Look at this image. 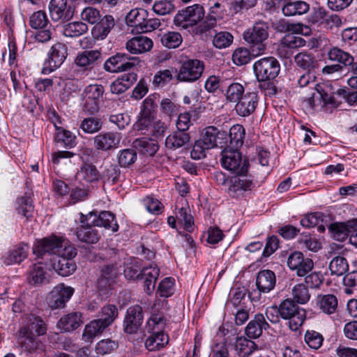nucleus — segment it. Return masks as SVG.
<instances>
[{"label": "nucleus", "mask_w": 357, "mask_h": 357, "mask_svg": "<svg viewBox=\"0 0 357 357\" xmlns=\"http://www.w3.org/2000/svg\"><path fill=\"white\" fill-rule=\"evenodd\" d=\"M337 298L333 294H326L319 298V307L325 314H331L335 313L337 309Z\"/></svg>", "instance_id": "obj_40"}, {"label": "nucleus", "mask_w": 357, "mask_h": 357, "mask_svg": "<svg viewBox=\"0 0 357 357\" xmlns=\"http://www.w3.org/2000/svg\"><path fill=\"white\" fill-rule=\"evenodd\" d=\"M204 63L197 59H190L182 64L176 75L179 82H192L198 79L204 70Z\"/></svg>", "instance_id": "obj_13"}, {"label": "nucleus", "mask_w": 357, "mask_h": 357, "mask_svg": "<svg viewBox=\"0 0 357 357\" xmlns=\"http://www.w3.org/2000/svg\"><path fill=\"white\" fill-rule=\"evenodd\" d=\"M329 269L331 275H342L349 269L347 259L341 256L334 257L330 262Z\"/></svg>", "instance_id": "obj_52"}, {"label": "nucleus", "mask_w": 357, "mask_h": 357, "mask_svg": "<svg viewBox=\"0 0 357 357\" xmlns=\"http://www.w3.org/2000/svg\"><path fill=\"white\" fill-rule=\"evenodd\" d=\"M17 209L18 213L29 219L32 216L33 213V206L31 199L28 197H22L17 199Z\"/></svg>", "instance_id": "obj_61"}, {"label": "nucleus", "mask_w": 357, "mask_h": 357, "mask_svg": "<svg viewBox=\"0 0 357 357\" xmlns=\"http://www.w3.org/2000/svg\"><path fill=\"white\" fill-rule=\"evenodd\" d=\"M118 314L117 307L114 305L109 304L102 307L99 312L100 318L98 319L107 328L117 318Z\"/></svg>", "instance_id": "obj_46"}, {"label": "nucleus", "mask_w": 357, "mask_h": 357, "mask_svg": "<svg viewBox=\"0 0 357 357\" xmlns=\"http://www.w3.org/2000/svg\"><path fill=\"white\" fill-rule=\"evenodd\" d=\"M235 347L238 354L242 357L250 356L257 349V344L253 341L243 336L236 338Z\"/></svg>", "instance_id": "obj_48"}, {"label": "nucleus", "mask_w": 357, "mask_h": 357, "mask_svg": "<svg viewBox=\"0 0 357 357\" xmlns=\"http://www.w3.org/2000/svg\"><path fill=\"white\" fill-rule=\"evenodd\" d=\"M190 139L188 133L178 130L166 138L165 146L167 148L173 150L183 147L185 149L186 146L188 145Z\"/></svg>", "instance_id": "obj_31"}, {"label": "nucleus", "mask_w": 357, "mask_h": 357, "mask_svg": "<svg viewBox=\"0 0 357 357\" xmlns=\"http://www.w3.org/2000/svg\"><path fill=\"white\" fill-rule=\"evenodd\" d=\"M231 178L229 193L234 197H238L247 190H250L254 187L253 180L247 173L236 174Z\"/></svg>", "instance_id": "obj_20"}, {"label": "nucleus", "mask_w": 357, "mask_h": 357, "mask_svg": "<svg viewBox=\"0 0 357 357\" xmlns=\"http://www.w3.org/2000/svg\"><path fill=\"white\" fill-rule=\"evenodd\" d=\"M137 153L132 149H126L118 153V162L121 167H128L137 160Z\"/></svg>", "instance_id": "obj_55"}, {"label": "nucleus", "mask_w": 357, "mask_h": 357, "mask_svg": "<svg viewBox=\"0 0 357 357\" xmlns=\"http://www.w3.org/2000/svg\"><path fill=\"white\" fill-rule=\"evenodd\" d=\"M118 347V343L111 339L100 340L96 345L95 351L98 355L104 356L111 354Z\"/></svg>", "instance_id": "obj_59"}, {"label": "nucleus", "mask_w": 357, "mask_h": 357, "mask_svg": "<svg viewBox=\"0 0 357 357\" xmlns=\"http://www.w3.org/2000/svg\"><path fill=\"white\" fill-rule=\"evenodd\" d=\"M105 89L101 84H90L83 91V109L89 114H94L100 109L103 101Z\"/></svg>", "instance_id": "obj_10"}, {"label": "nucleus", "mask_w": 357, "mask_h": 357, "mask_svg": "<svg viewBox=\"0 0 357 357\" xmlns=\"http://www.w3.org/2000/svg\"><path fill=\"white\" fill-rule=\"evenodd\" d=\"M143 128H146L149 133L155 137H163L167 130L165 123L160 120H155V118L147 122L146 126H140L139 123V129L142 130Z\"/></svg>", "instance_id": "obj_51"}, {"label": "nucleus", "mask_w": 357, "mask_h": 357, "mask_svg": "<svg viewBox=\"0 0 357 357\" xmlns=\"http://www.w3.org/2000/svg\"><path fill=\"white\" fill-rule=\"evenodd\" d=\"M160 100V95L154 93L147 96L143 101L140 111V126H146L150 120H153L155 116L158 108V103Z\"/></svg>", "instance_id": "obj_21"}, {"label": "nucleus", "mask_w": 357, "mask_h": 357, "mask_svg": "<svg viewBox=\"0 0 357 357\" xmlns=\"http://www.w3.org/2000/svg\"><path fill=\"white\" fill-rule=\"evenodd\" d=\"M91 224L92 225L91 221H85L77 227L76 236L79 241L89 244L96 243L99 241L100 234L94 225Z\"/></svg>", "instance_id": "obj_25"}, {"label": "nucleus", "mask_w": 357, "mask_h": 357, "mask_svg": "<svg viewBox=\"0 0 357 357\" xmlns=\"http://www.w3.org/2000/svg\"><path fill=\"white\" fill-rule=\"evenodd\" d=\"M213 46L218 50H224L229 47L234 42V36L227 31L214 30L211 36Z\"/></svg>", "instance_id": "obj_32"}, {"label": "nucleus", "mask_w": 357, "mask_h": 357, "mask_svg": "<svg viewBox=\"0 0 357 357\" xmlns=\"http://www.w3.org/2000/svg\"><path fill=\"white\" fill-rule=\"evenodd\" d=\"M333 238L338 241H344L351 233L357 231V219L349 220L346 222H335L328 227Z\"/></svg>", "instance_id": "obj_22"}, {"label": "nucleus", "mask_w": 357, "mask_h": 357, "mask_svg": "<svg viewBox=\"0 0 357 357\" xmlns=\"http://www.w3.org/2000/svg\"><path fill=\"white\" fill-rule=\"evenodd\" d=\"M218 143L225 144L227 143V132L219 130L215 126L206 127L202 132V139L196 141L191 157L195 160H200L206 156V151L215 147Z\"/></svg>", "instance_id": "obj_2"}, {"label": "nucleus", "mask_w": 357, "mask_h": 357, "mask_svg": "<svg viewBox=\"0 0 357 357\" xmlns=\"http://www.w3.org/2000/svg\"><path fill=\"white\" fill-rule=\"evenodd\" d=\"M31 282L33 284H41L47 281V273L44 269L41 262L33 265L31 273Z\"/></svg>", "instance_id": "obj_60"}, {"label": "nucleus", "mask_w": 357, "mask_h": 357, "mask_svg": "<svg viewBox=\"0 0 357 357\" xmlns=\"http://www.w3.org/2000/svg\"><path fill=\"white\" fill-rule=\"evenodd\" d=\"M49 24V20L47 14L43 10L34 12L29 18V25L35 29H43L47 28Z\"/></svg>", "instance_id": "obj_54"}, {"label": "nucleus", "mask_w": 357, "mask_h": 357, "mask_svg": "<svg viewBox=\"0 0 357 357\" xmlns=\"http://www.w3.org/2000/svg\"><path fill=\"white\" fill-rule=\"evenodd\" d=\"M102 123L97 117H89L82 120L80 128L86 133L93 134L102 128Z\"/></svg>", "instance_id": "obj_58"}, {"label": "nucleus", "mask_w": 357, "mask_h": 357, "mask_svg": "<svg viewBox=\"0 0 357 357\" xmlns=\"http://www.w3.org/2000/svg\"><path fill=\"white\" fill-rule=\"evenodd\" d=\"M306 344L313 349H318L323 344L324 337L322 335L317 331H307L305 335Z\"/></svg>", "instance_id": "obj_64"}, {"label": "nucleus", "mask_w": 357, "mask_h": 357, "mask_svg": "<svg viewBox=\"0 0 357 357\" xmlns=\"http://www.w3.org/2000/svg\"><path fill=\"white\" fill-rule=\"evenodd\" d=\"M115 25V20L110 15H105L96 24L91 30L93 37L96 40H103L110 33Z\"/></svg>", "instance_id": "obj_26"}, {"label": "nucleus", "mask_w": 357, "mask_h": 357, "mask_svg": "<svg viewBox=\"0 0 357 357\" xmlns=\"http://www.w3.org/2000/svg\"><path fill=\"white\" fill-rule=\"evenodd\" d=\"M204 9L199 4H194L179 10L174 18L176 26L187 29L201 22L204 17Z\"/></svg>", "instance_id": "obj_7"}, {"label": "nucleus", "mask_w": 357, "mask_h": 357, "mask_svg": "<svg viewBox=\"0 0 357 357\" xmlns=\"http://www.w3.org/2000/svg\"><path fill=\"white\" fill-rule=\"evenodd\" d=\"M133 146L142 154L149 155H154L158 150V143L154 139L147 137L135 139Z\"/></svg>", "instance_id": "obj_37"}, {"label": "nucleus", "mask_w": 357, "mask_h": 357, "mask_svg": "<svg viewBox=\"0 0 357 357\" xmlns=\"http://www.w3.org/2000/svg\"><path fill=\"white\" fill-rule=\"evenodd\" d=\"M179 105L172 99L165 98L160 102V109L161 113L167 116L169 119L176 116L179 113Z\"/></svg>", "instance_id": "obj_53"}, {"label": "nucleus", "mask_w": 357, "mask_h": 357, "mask_svg": "<svg viewBox=\"0 0 357 357\" xmlns=\"http://www.w3.org/2000/svg\"><path fill=\"white\" fill-rule=\"evenodd\" d=\"M269 328V324L266 320L264 316L258 313L254 318L250 321L245 329V335L250 339L259 337L264 330Z\"/></svg>", "instance_id": "obj_23"}, {"label": "nucleus", "mask_w": 357, "mask_h": 357, "mask_svg": "<svg viewBox=\"0 0 357 357\" xmlns=\"http://www.w3.org/2000/svg\"><path fill=\"white\" fill-rule=\"evenodd\" d=\"M29 247L27 245H20L10 251L4 258V263L7 265L20 264L27 257Z\"/></svg>", "instance_id": "obj_43"}, {"label": "nucleus", "mask_w": 357, "mask_h": 357, "mask_svg": "<svg viewBox=\"0 0 357 357\" xmlns=\"http://www.w3.org/2000/svg\"><path fill=\"white\" fill-rule=\"evenodd\" d=\"M56 139L62 142L66 148H72L76 145L75 136L70 131L61 128H57Z\"/></svg>", "instance_id": "obj_63"}, {"label": "nucleus", "mask_w": 357, "mask_h": 357, "mask_svg": "<svg viewBox=\"0 0 357 357\" xmlns=\"http://www.w3.org/2000/svg\"><path fill=\"white\" fill-rule=\"evenodd\" d=\"M107 328L100 320L95 319L89 322L84 327L82 333V340L86 342H92L93 340L100 335Z\"/></svg>", "instance_id": "obj_35"}, {"label": "nucleus", "mask_w": 357, "mask_h": 357, "mask_svg": "<svg viewBox=\"0 0 357 357\" xmlns=\"http://www.w3.org/2000/svg\"><path fill=\"white\" fill-rule=\"evenodd\" d=\"M173 79L172 71L169 69L157 72L153 78V84L155 87H163Z\"/></svg>", "instance_id": "obj_62"}, {"label": "nucleus", "mask_w": 357, "mask_h": 357, "mask_svg": "<svg viewBox=\"0 0 357 357\" xmlns=\"http://www.w3.org/2000/svg\"><path fill=\"white\" fill-rule=\"evenodd\" d=\"M83 323L82 314L73 312L60 318L57 322V328L61 332H70L77 329Z\"/></svg>", "instance_id": "obj_27"}, {"label": "nucleus", "mask_w": 357, "mask_h": 357, "mask_svg": "<svg viewBox=\"0 0 357 357\" xmlns=\"http://www.w3.org/2000/svg\"><path fill=\"white\" fill-rule=\"evenodd\" d=\"M314 76L310 75V72H307L300 76L298 79V84L301 87H304L312 82L315 86V91L312 96L307 99V104L312 109L317 107H324L328 105L332 107H337L339 103L335 100V98L328 93V87L319 84H314Z\"/></svg>", "instance_id": "obj_4"}, {"label": "nucleus", "mask_w": 357, "mask_h": 357, "mask_svg": "<svg viewBox=\"0 0 357 357\" xmlns=\"http://www.w3.org/2000/svg\"><path fill=\"white\" fill-rule=\"evenodd\" d=\"M298 246L302 249H306L312 252H317L321 248V243L314 235L303 233L298 239Z\"/></svg>", "instance_id": "obj_44"}, {"label": "nucleus", "mask_w": 357, "mask_h": 357, "mask_svg": "<svg viewBox=\"0 0 357 357\" xmlns=\"http://www.w3.org/2000/svg\"><path fill=\"white\" fill-rule=\"evenodd\" d=\"M169 342V337L165 333H151L145 342V346L149 351L160 350Z\"/></svg>", "instance_id": "obj_38"}, {"label": "nucleus", "mask_w": 357, "mask_h": 357, "mask_svg": "<svg viewBox=\"0 0 357 357\" xmlns=\"http://www.w3.org/2000/svg\"><path fill=\"white\" fill-rule=\"evenodd\" d=\"M77 176L81 181H84L86 183H92L98 181L100 174L94 165L83 162L77 173Z\"/></svg>", "instance_id": "obj_36"}, {"label": "nucleus", "mask_w": 357, "mask_h": 357, "mask_svg": "<svg viewBox=\"0 0 357 357\" xmlns=\"http://www.w3.org/2000/svg\"><path fill=\"white\" fill-rule=\"evenodd\" d=\"M259 99V96L256 92L245 93L235 105L236 113L242 117L250 116L256 110Z\"/></svg>", "instance_id": "obj_19"}, {"label": "nucleus", "mask_w": 357, "mask_h": 357, "mask_svg": "<svg viewBox=\"0 0 357 357\" xmlns=\"http://www.w3.org/2000/svg\"><path fill=\"white\" fill-rule=\"evenodd\" d=\"M74 293V289L71 287H66L63 283L55 286L50 292L47 301L52 309H59L65 307Z\"/></svg>", "instance_id": "obj_14"}, {"label": "nucleus", "mask_w": 357, "mask_h": 357, "mask_svg": "<svg viewBox=\"0 0 357 357\" xmlns=\"http://www.w3.org/2000/svg\"><path fill=\"white\" fill-rule=\"evenodd\" d=\"M50 16L53 22H66L74 15V10L67 0H51L48 6Z\"/></svg>", "instance_id": "obj_17"}, {"label": "nucleus", "mask_w": 357, "mask_h": 357, "mask_svg": "<svg viewBox=\"0 0 357 357\" xmlns=\"http://www.w3.org/2000/svg\"><path fill=\"white\" fill-rule=\"evenodd\" d=\"M101 58L98 50H85L79 53L75 60L77 66L85 69H91Z\"/></svg>", "instance_id": "obj_30"}, {"label": "nucleus", "mask_w": 357, "mask_h": 357, "mask_svg": "<svg viewBox=\"0 0 357 357\" xmlns=\"http://www.w3.org/2000/svg\"><path fill=\"white\" fill-rule=\"evenodd\" d=\"M136 57H132L125 53H116L108 58L104 63L103 68L111 73H117L130 70L135 66Z\"/></svg>", "instance_id": "obj_12"}, {"label": "nucleus", "mask_w": 357, "mask_h": 357, "mask_svg": "<svg viewBox=\"0 0 357 357\" xmlns=\"http://www.w3.org/2000/svg\"><path fill=\"white\" fill-rule=\"evenodd\" d=\"M243 85L234 82L229 85L225 92V98L227 102L236 103L245 95Z\"/></svg>", "instance_id": "obj_50"}, {"label": "nucleus", "mask_w": 357, "mask_h": 357, "mask_svg": "<svg viewBox=\"0 0 357 357\" xmlns=\"http://www.w3.org/2000/svg\"><path fill=\"white\" fill-rule=\"evenodd\" d=\"M67 47L61 43H57L53 45L47 54V58L45 59L44 66L42 69V73L44 75L50 74L61 66L67 56Z\"/></svg>", "instance_id": "obj_11"}, {"label": "nucleus", "mask_w": 357, "mask_h": 357, "mask_svg": "<svg viewBox=\"0 0 357 357\" xmlns=\"http://www.w3.org/2000/svg\"><path fill=\"white\" fill-rule=\"evenodd\" d=\"M122 134L118 132H105L93 137V146L96 149L108 151L116 149L121 145Z\"/></svg>", "instance_id": "obj_16"}, {"label": "nucleus", "mask_w": 357, "mask_h": 357, "mask_svg": "<svg viewBox=\"0 0 357 357\" xmlns=\"http://www.w3.org/2000/svg\"><path fill=\"white\" fill-rule=\"evenodd\" d=\"M121 170L117 165L109 164L105 167L101 178L104 182L116 183L120 177Z\"/></svg>", "instance_id": "obj_56"}, {"label": "nucleus", "mask_w": 357, "mask_h": 357, "mask_svg": "<svg viewBox=\"0 0 357 357\" xmlns=\"http://www.w3.org/2000/svg\"><path fill=\"white\" fill-rule=\"evenodd\" d=\"M220 162L223 168L234 174L247 173L248 171V161L242 158L241 153L237 149H225L221 153Z\"/></svg>", "instance_id": "obj_6"}, {"label": "nucleus", "mask_w": 357, "mask_h": 357, "mask_svg": "<svg viewBox=\"0 0 357 357\" xmlns=\"http://www.w3.org/2000/svg\"><path fill=\"white\" fill-rule=\"evenodd\" d=\"M268 25L264 22H256L252 29L243 33V39L250 45L255 55L263 54L266 49V40L268 38Z\"/></svg>", "instance_id": "obj_5"}, {"label": "nucleus", "mask_w": 357, "mask_h": 357, "mask_svg": "<svg viewBox=\"0 0 357 357\" xmlns=\"http://www.w3.org/2000/svg\"><path fill=\"white\" fill-rule=\"evenodd\" d=\"M328 59L333 62L337 63L340 66H344V68H347V66H350L352 62L353 56L340 49L338 47H333L330 48L327 53Z\"/></svg>", "instance_id": "obj_33"}, {"label": "nucleus", "mask_w": 357, "mask_h": 357, "mask_svg": "<svg viewBox=\"0 0 357 357\" xmlns=\"http://www.w3.org/2000/svg\"><path fill=\"white\" fill-rule=\"evenodd\" d=\"M33 330L38 335H43L47 331V327L40 317L29 314L24 318V325L19 331L20 342L29 351L36 349L38 347Z\"/></svg>", "instance_id": "obj_3"}, {"label": "nucleus", "mask_w": 357, "mask_h": 357, "mask_svg": "<svg viewBox=\"0 0 357 357\" xmlns=\"http://www.w3.org/2000/svg\"><path fill=\"white\" fill-rule=\"evenodd\" d=\"M245 134V129L241 125L236 124L231 126L229 135H227V138H229L230 146L237 149L241 147L243 144Z\"/></svg>", "instance_id": "obj_42"}, {"label": "nucleus", "mask_w": 357, "mask_h": 357, "mask_svg": "<svg viewBox=\"0 0 357 357\" xmlns=\"http://www.w3.org/2000/svg\"><path fill=\"white\" fill-rule=\"evenodd\" d=\"M141 260L137 258H132L126 262L124 268V275L129 280L139 279L141 275Z\"/></svg>", "instance_id": "obj_49"}, {"label": "nucleus", "mask_w": 357, "mask_h": 357, "mask_svg": "<svg viewBox=\"0 0 357 357\" xmlns=\"http://www.w3.org/2000/svg\"><path fill=\"white\" fill-rule=\"evenodd\" d=\"M88 31V26L82 22H73L63 26L62 33L66 37H78Z\"/></svg>", "instance_id": "obj_45"}, {"label": "nucleus", "mask_w": 357, "mask_h": 357, "mask_svg": "<svg viewBox=\"0 0 357 357\" xmlns=\"http://www.w3.org/2000/svg\"><path fill=\"white\" fill-rule=\"evenodd\" d=\"M160 41L163 46L169 49H174L179 47L182 43L183 38L178 32L169 31L161 37Z\"/></svg>", "instance_id": "obj_57"}, {"label": "nucleus", "mask_w": 357, "mask_h": 357, "mask_svg": "<svg viewBox=\"0 0 357 357\" xmlns=\"http://www.w3.org/2000/svg\"><path fill=\"white\" fill-rule=\"evenodd\" d=\"M215 12L211 13L206 16L204 20L198 26L197 33L202 40H206L208 36H212L211 31L215 30L217 27V18L213 15Z\"/></svg>", "instance_id": "obj_34"}, {"label": "nucleus", "mask_w": 357, "mask_h": 357, "mask_svg": "<svg viewBox=\"0 0 357 357\" xmlns=\"http://www.w3.org/2000/svg\"><path fill=\"white\" fill-rule=\"evenodd\" d=\"M280 317L289 320V326L291 331H296L305 318V311L299 307L290 298L284 300L278 306Z\"/></svg>", "instance_id": "obj_8"}, {"label": "nucleus", "mask_w": 357, "mask_h": 357, "mask_svg": "<svg viewBox=\"0 0 357 357\" xmlns=\"http://www.w3.org/2000/svg\"><path fill=\"white\" fill-rule=\"evenodd\" d=\"M33 252L38 258H50L52 268L60 275L66 277L76 270L72 261L77 255V250L66 239L53 236L37 241Z\"/></svg>", "instance_id": "obj_1"}, {"label": "nucleus", "mask_w": 357, "mask_h": 357, "mask_svg": "<svg viewBox=\"0 0 357 357\" xmlns=\"http://www.w3.org/2000/svg\"><path fill=\"white\" fill-rule=\"evenodd\" d=\"M310 10V4L305 1H287L282 6V11L285 16L301 15Z\"/></svg>", "instance_id": "obj_29"}, {"label": "nucleus", "mask_w": 357, "mask_h": 357, "mask_svg": "<svg viewBox=\"0 0 357 357\" xmlns=\"http://www.w3.org/2000/svg\"><path fill=\"white\" fill-rule=\"evenodd\" d=\"M146 17H148V13L145 9L135 8L126 15V20L128 26H134L138 31Z\"/></svg>", "instance_id": "obj_41"}, {"label": "nucleus", "mask_w": 357, "mask_h": 357, "mask_svg": "<svg viewBox=\"0 0 357 357\" xmlns=\"http://www.w3.org/2000/svg\"><path fill=\"white\" fill-rule=\"evenodd\" d=\"M166 320L162 314H153L148 320L146 328L149 333H164Z\"/></svg>", "instance_id": "obj_47"}, {"label": "nucleus", "mask_w": 357, "mask_h": 357, "mask_svg": "<svg viewBox=\"0 0 357 357\" xmlns=\"http://www.w3.org/2000/svg\"><path fill=\"white\" fill-rule=\"evenodd\" d=\"M276 277L275 273L268 269L260 271L257 275L256 286L262 293H268L275 286Z\"/></svg>", "instance_id": "obj_28"}, {"label": "nucleus", "mask_w": 357, "mask_h": 357, "mask_svg": "<svg viewBox=\"0 0 357 357\" xmlns=\"http://www.w3.org/2000/svg\"><path fill=\"white\" fill-rule=\"evenodd\" d=\"M253 70L258 82L270 81L278 77L280 66L275 58L267 56L255 61Z\"/></svg>", "instance_id": "obj_9"}, {"label": "nucleus", "mask_w": 357, "mask_h": 357, "mask_svg": "<svg viewBox=\"0 0 357 357\" xmlns=\"http://www.w3.org/2000/svg\"><path fill=\"white\" fill-rule=\"evenodd\" d=\"M144 319L142 307L139 305L130 307L123 320V330L126 333H136L142 326Z\"/></svg>", "instance_id": "obj_18"}, {"label": "nucleus", "mask_w": 357, "mask_h": 357, "mask_svg": "<svg viewBox=\"0 0 357 357\" xmlns=\"http://www.w3.org/2000/svg\"><path fill=\"white\" fill-rule=\"evenodd\" d=\"M91 220L92 225L98 227H103L107 229H110L112 232H116L119 229V225L116 222L115 215L109 211H102L98 215L94 212H90L86 215L82 214L81 222Z\"/></svg>", "instance_id": "obj_15"}, {"label": "nucleus", "mask_w": 357, "mask_h": 357, "mask_svg": "<svg viewBox=\"0 0 357 357\" xmlns=\"http://www.w3.org/2000/svg\"><path fill=\"white\" fill-rule=\"evenodd\" d=\"M153 41L151 38L144 36H135L127 41L126 50L131 54H138L147 52L153 47Z\"/></svg>", "instance_id": "obj_24"}, {"label": "nucleus", "mask_w": 357, "mask_h": 357, "mask_svg": "<svg viewBox=\"0 0 357 357\" xmlns=\"http://www.w3.org/2000/svg\"><path fill=\"white\" fill-rule=\"evenodd\" d=\"M294 61L297 66L307 72H310L316 68L317 60L310 52H301L297 54L294 57Z\"/></svg>", "instance_id": "obj_39"}]
</instances>
